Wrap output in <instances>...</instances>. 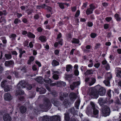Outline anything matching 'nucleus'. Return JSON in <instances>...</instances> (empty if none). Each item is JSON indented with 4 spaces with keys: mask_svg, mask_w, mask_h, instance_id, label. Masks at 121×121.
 Returning <instances> with one entry per match:
<instances>
[{
    "mask_svg": "<svg viewBox=\"0 0 121 121\" xmlns=\"http://www.w3.org/2000/svg\"><path fill=\"white\" fill-rule=\"evenodd\" d=\"M72 42L73 43L78 44L79 43V40L77 39L74 38L73 39Z\"/></svg>",
    "mask_w": 121,
    "mask_h": 121,
    "instance_id": "obj_32",
    "label": "nucleus"
},
{
    "mask_svg": "<svg viewBox=\"0 0 121 121\" xmlns=\"http://www.w3.org/2000/svg\"><path fill=\"white\" fill-rule=\"evenodd\" d=\"M24 94V92L23 91L21 90H17L15 93L16 95H22Z\"/></svg>",
    "mask_w": 121,
    "mask_h": 121,
    "instance_id": "obj_18",
    "label": "nucleus"
},
{
    "mask_svg": "<svg viewBox=\"0 0 121 121\" xmlns=\"http://www.w3.org/2000/svg\"><path fill=\"white\" fill-rule=\"evenodd\" d=\"M13 61L11 60L5 61V65L6 66H13Z\"/></svg>",
    "mask_w": 121,
    "mask_h": 121,
    "instance_id": "obj_14",
    "label": "nucleus"
},
{
    "mask_svg": "<svg viewBox=\"0 0 121 121\" xmlns=\"http://www.w3.org/2000/svg\"><path fill=\"white\" fill-rule=\"evenodd\" d=\"M3 119L4 121H10L11 120V118L8 114H6L3 117Z\"/></svg>",
    "mask_w": 121,
    "mask_h": 121,
    "instance_id": "obj_8",
    "label": "nucleus"
},
{
    "mask_svg": "<svg viewBox=\"0 0 121 121\" xmlns=\"http://www.w3.org/2000/svg\"><path fill=\"white\" fill-rule=\"evenodd\" d=\"M90 104L92 106V108L93 109H96L95 108V105L94 103L92 102H91Z\"/></svg>",
    "mask_w": 121,
    "mask_h": 121,
    "instance_id": "obj_42",
    "label": "nucleus"
},
{
    "mask_svg": "<svg viewBox=\"0 0 121 121\" xmlns=\"http://www.w3.org/2000/svg\"><path fill=\"white\" fill-rule=\"evenodd\" d=\"M87 25L88 26L91 27L92 26L93 24L91 22H88Z\"/></svg>",
    "mask_w": 121,
    "mask_h": 121,
    "instance_id": "obj_55",
    "label": "nucleus"
},
{
    "mask_svg": "<svg viewBox=\"0 0 121 121\" xmlns=\"http://www.w3.org/2000/svg\"><path fill=\"white\" fill-rule=\"evenodd\" d=\"M80 14V11L79 10H78L77 11L76 14L75 15V17H77Z\"/></svg>",
    "mask_w": 121,
    "mask_h": 121,
    "instance_id": "obj_57",
    "label": "nucleus"
},
{
    "mask_svg": "<svg viewBox=\"0 0 121 121\" xmlns=\"http://www.w3.org/2000/svg\"><path fill=\"white\" fill-rule=\"evenodd\" d=\"M96 34L95 33H92L91 34V37L92 38H94L96 36Z\"/></svg>",
    "mask_w": 121,
    "mask_h": 121,
    "instance_id": "obj_49",
    "label": "nucleus"
},
{
    "mask_svg": "<svg viewBox=\"0 0 121 121\" xmlns=\"http://www.w3.org/2000/svg\"><path fill=\"white\" fill-rule=\"evenodd\" d=\"M98 103L101 105H103L105 102L104 100H103L102 98H100L98 99Z\"/></svg>",
    "mask_w": 121,
    "mask_h": 121,
    "instance_id": "obj_25",
    "label": "nucleus"
},
{
    "mask_svg": "<svg viewBox=\"0 0 121 121\" xmlns=\"http://www.w3.org/2000/svg\"><path fill=\"white\" fill-rule=\"evenodd\" d=\"M19 52L20 53L19 56V57L20 58H21L22 57V54L25 53V51L24 50L22 51L21 49H20L19 50Z\"/></svg>",
    "mask_w": 121,
    "mask_h": 121,
    "instance_id": "obj_41",
    "label": "nucleus"
},
{
    "mask_svg": "<svg viewBox=\"0 0 121 121\" xmlns=\"http://www.w3.org/2000/svg\"><path fill=\"white\" fill-rule=\"evenodd\" d=\"M14 22L15 24H18L19 23L21 22V21L18 19L17 18L15 20Z\"/></svg>",
    "mask_w": 121,
    "mask_h": 121,
    "instance_id": "obj_37",
    "label": "nucleus"
},
{
    "mask_svg": "<svg viewBox=\"0 0 121 121\" xmlns=\"http://www.w3.org/2000/svg\"><path fill=\"white\" fill-rule=\"evenodd\" d=\"M57 86H65L66 85L65 83L63 82L59 81L57 82Z\"/></svg>",
    "mask_w": 121,
    "mask_h": 121,
    "instance_id": "obj_17",
    "label": "nucleus"
},
{
    "mask_svg": "<svg viewBox=\"0 0 121 121\" xmlns=\"http://www.w3.org/2000/svg\"><path fill=\"white\" fill-rule=\"evenodd\" d=\"M79 102L78 101L76 102L75 103V106L77 109H79Z\"/></svg>",
    "mask_w": 121,
    "mask_h": 121,
    "instance_id": "obj_44",
    "label": "nucleus"
},
{
    "mask_svg": "<svg viewBox=\"0 0 121 121\" xmlns=\"http://www.w3.org/2000/svg\"><path fill=\"white\" fill-rule=\"evenodd\" d=\"M58 76V75L56 74H54L52 76V78L54 79L57 80L59 79Z\"/></svg>",
    "mask_w": 121,
    "mask_h": 121,
    "instance_id": "obj_36",
    "label": "nucleus"
},
{
    "mask_svg": "<svg viewBox=\"0 0 121 121\" xmlns=\"http://www.w3.org/2000/svg\"><path fill=\"white\" fill-rule=\"evenodd\" d=\"M74 73L76 75L78 76L79 74V72L77 69H76L74 71Z\"/></svg>",
    "mask_w": 121,
    "mask_h": 121,
    "instance_id": "obj_52",
    "label": "nucleus"
},
{
    "mask_svg": "<svg viewBox=\"0 0 121 121\" xmlns=\"http://www.w3.org/2000/svg\"><path fill=\"white\" fill-rule=\"evenodd\" d=\"M51 94L54 96H56L57 95V93L55 92V91H53L51 93Z\"/></svg>",
    "mask_w": 121,
    "mask_h": 121,
    "instance_id": "obj_51",
    "label": "nucleus"
},
{
    "mask_svg": "<svg viewBox=\"0 0 121 121\" xmlns=\"http://www.w3.org/2000/svg\"><path fill=\"white\" fill-rule=\"evenodd\" d=\"M99 113V110L96 109H93V113L94 115V117H95L98 118Z\"/></svg>",
    "mask_w": 121,
    "mask_h": 121,
    "instance_id": "obj_15",
    "label": "nucleus"
},
{
    "mask_svg": "<svg viewBox=\"0 0 121 121\" xmlns=\"http://www.w3.org/2000/svg\"><path fill=\"white\" fill-rule=\"evenodd\" d=\"M115 17L117 21H120L121 18L118 14H115Z\"/></svg>",
    "mask_w": 121,
    "mask_h": 121,
    "instance_id": "obj_35",
    "label": "nucleus"
},
{
    "mask_svg": "<svg viewBox=\"0 0 121 121\" xmlns=\"http://www.w3.org/2000/svg\"><path fill=\"white\" fill-rule=\"evenodd\" d=\"M107 94L109 96L111 97V96H113L114 95V93L113 91L109 90Z\"/></svg>",
    "mask_w": 121,
    "mask_h": 121,
    "instance_id": "obj_24",
    "label": "nucleus"
},
{
    "mask_svg": "<svg viewBox=\"0 0 121 121\" xmlns=\"http://www.w3.org/2000/svg\"><path fill=\"white\" fill-rule=\"evenodd\" d=\"M73 84L75 87H76L77 86L79 85L80 84V82H79L78 81L74 82L73 83Z\"/></svg>",
    "mask_w": 121,
    "mask_h": 121,
    "instance_id": "obj_43",
    "label": "nucleus"
},
{
    "mask_svg": "<svg viewBox=\"0 0 121 121\" xmlns=\"http://www.w3.org/2000/svg\"><path fill=\"white\" fill-rule=\"evenodd\" d=\"M90 78L89 77L86 78H85V82L86 83H88L89 84V83L90 82Z\"/></svg>",
    "mask_w": 121,
    "mask_h": 121,
    "instance_id": "obj_46",
    "label": "nucleus"
},
{
    "mask_svg": "<svg viewBox=\"0 0 121 121\" xmlns=\"http://www.w3.org/2000/svg\"><path fill=\"white\" fill-rule=\"evenodd\" d=\"M76 94L73 92L71 93L69 95V97L71 99H75L76 97Z\"/></svg>",
    "mask_w": 121,
    "mask_h": 121,
    "instance_id": "obj_19",
    "label": "nucleus"
},
{
    "mask_svg": "<svg viewBox=\"0 0 121 121\" xmlns=\"http://www.w3.org/2000/svg\"><path fill=\"white\" fill-rule=\"evenodd\" d=\"M20 109L21 113H23L25 112L26 111V107L25 106H22L20 108Z\"/></svg>",
    "mask_w": 121,
    "mask_h": 121,
    "instance_id": "obj_22",
    "label": "nucleus"
},
{
    "mask_svg": "<svg viewBox=\"0 0 121 121\" xmlns=\"http://www.w3.org/2000/svg\"><path fill=\"white\" fill-rule=\"evenodd\" d=\"M46 9L49 10L50 12H51L52 10V8L50 7L47 6Z\"/></svg>",
    "mask_w": 121,
    "mask_h": 121,
    "instance_id": "obj_56",
    "label": "nucleus"
},
{
    "mask_svg": "<svg viewBox=\"0 0 121 121\" xmlns=\"http://www.w3.org/2000/svg\"><path fill=\"white\" fill-rule=\"evenodd\" d=\"M7 82V81L5 80H4L1 83V86L2 87H3L5 86V84H6V83Z\"/></svg>",
    "mask_w": 121,
    "mask_h": 121,
    "instance_id": "obj_38",
    "label": "nucleus"
},
{
    "mask_svg": "<svg viewBox=\"0 0 121 121\" xmlns=\"http://www.w3.org/2000/svg\"><path fill=\"white\" fill-rule=\"evenodd\" d=\"M104 28L105 29H108L109 27L108 25L107 24H105L104 26Z\"/></svg>",
    "mask_w": 121,
    "mask_h": 121,
    "instance_id": "obj_60",
    "label": "nucleus"
},
{
    "mask_svg": "<svg viewBox=\"0 0 121 121\" xmlns=\"http://www.w3.org/2000/svg\"><path fill=\"white\" fill-rule=\"evenodd\" d=\"M100 65V63H98L95 64L94 65V66L96 68H98L99 67Z\"/></svg>",
    "mask_w": 121,
    "mask_h": 121,
    "instance_id": "obj_48",
    "label": "nucleus"
},
{
    "mask_svg": "<svg viewBox=\"0 0 121 121\" xmlns=\"http://www.w3.org/2000/svg\"><path fill=\"white\" fill-rule=\"evenodd\" d=\"M28 33L27 32L26 30H22V34L23 35L27 34Z\"/></svg>",
    "mask_w": 121,
    "mask_h": 121,
    "instance_id": "obj_54",
    "label": "nucleus"
},
{
    "mask_svg": "<svg viewBox=\"0 0 121 121\" xmlns=\"http://www.w3.org/2000/svg\"><path fill=\"white\" fill-rule=\"evenodd\" d=\"M112 19V18L111 17H107L105 18L106 20L108 22H109Z\"/></svg>",
    "mask_w": 121,
    "mask_h": 121,
    "instance_id": "obj_64",
    "label": "nucleus"
},
{
    "mask_svg": "<svg viewBox=\"0 0 121 121\" xmlns=\"http://www.w3.org/2000/svg\"><path fill=\"white\" fill-rule=\"evenodd\" d=\"M32 69L34 71H36L37 70V68L36 65H34L32 66Z\"/></svg>",
    "mask_w": 121,
    "mask_h": 121,
    "instance_id": "obj_61",
    "label": "nucleus"
},
{
    "mask_svg": "<svg viewBox=\"0 0 121 121\" xmlns=\"http://www.w3.org/2000/svg\"><path fill=\"white\" fill-rule=\"evenodd\" d=\"M90 8L91 9H93V11L94 9H95L96 8V7L93 4H91L90 5Z\"/></svg>",
    "mask_w": 121,
    "mask_h": 121,
    "instance_id": "obj_40",
    "label": "nucleus"
},
{
    "mask_svg": "<svg viewBox=\"0 0 121 121\" xmlns=\"http://www.w3.org/2000/svg\"><path fill=\"white\" fill-rule=\"evenodd\" d=\"M44 81L46 83H50L52 82L51 79L48 77H47L46 75L45 76L44 79H43Z\"/></svg>",
    "mask_w": 121,
    "mask_h": 121,
    "instance_id": "obj_12",
    "label": "nucleus"
},
{
    "mask_svg": "<svg viewBox=\"0 0 121 121\" xmlns=\"http://www.w3.org/2000/svg\"><path fill=\"white\" fill-rule=\"evenodd\" d=\"M115 70L117 73V76L118 77L121 78V68H117Z\"/></svg>",
    "mask_w": 121,
    "mask_h": 121,
    "instance_id": "obj_9",
    "label": "nucleus"
},
{
    "mask_svg": "<svg viewBox=\"0 0 121 121\" xmlns=\"http://www.w3.org/2000/svg\"><path fill=\"white\" fill-rule=\"evenodd\" d=\"M36 81L41 83L43 82V78L41 77H38L36 79Z\"/></svg>",
    "mask_w": 121,
    "mask_h": 121,
    "instance_id": "obj_28",
    "label": "nucleus"
},
{
    "mask_svg": "<svg viewBox=\"0 0 121 121\" xmlns=\"http://www.w3.org/2000/svg\"><path fill=\"white\" fill-rule=\"evenodd\" d=\"M96 80L95 78H91V80L89 83V85L90 86H91L93 85L96 82Z\"/></svg>",
    "mask_w": 121,
    "mask_h": 121,
    "instance_id": "obj_21",
    "label": "nucleus"
},
{
    "mask_svg": "<svg viewBox=\"0 0 121 121\" xmlns=\"http://www.w3.org/2000/svg\"><path fill=\"white\" fill-rule=\"evenodd\" d=\"M65 118L66 121H68L69 118L68 114H65Z\"/></svg>",
    "mask_w": 121,
    "mask_h": 121,
    "instance_id": "obj_47",
    "label": "nucleus"
},
{
    "mask_svg": "<svg viewBox=\"0 0 121 121\" xmlns=\"http://www.w3.org/2000/svg\"><path fill=\"white\" fill-rule=\"evenodd\" d=\"M52 102L54 105L57 107H59L61 105V103L56 100H55L54 99H52Z\"/></svg>",
    "mask_w": 121,
    "mask_h": 121,
    "instance_id": "obj_7",
    "label": "nucleus"
},
{
    "mask_svg": "<svg viewBox=\"0 0 121 121\" xmlns=\"http://www.w3.org/2000/svg\"><path fill=\"white\" fill-rule=\"evenodd\" d=\"M72 67L70 65H68L66 66V70L67 72L70 71L72 68Z\"/></svg>",
    "mask_w": 121,
    "mask_h": 121,
    "instance_id": "obj_29",
    "label": "nucleus"
},
{
    "mask_svg": "<svg viewBox=\"0 0 121 121\" xmlns=\"http://www.w3.org/2000/svg\"><path fill=\"white\" fill-rule=\"evenodd\" d=\"M93 72L92 70H88L85 73V74L86 75H89L93 73Z\"/></svg>",
    "mask_w": 121,
    "mask_h": 121,
    "instance_id": "obj_30",
    "label": "nucleus"
},
{
    "mask_svg": "<svg viewBox=\"0 0 121 121\" xmlns=\"http://www.w3.org/2000/svg\"><path fill=\"white\" fill-rule=\"evenodd\" d=\"M112 78V75L110 72L107 73L105 75V80L103 82L106 86H110L109 81Z\"/></svg>",
    "mask_w": 121,
    "mask_h": 121,
    "instance_id": "obj_4",
    "label": "nucleus"
},
{
    "mask_svg": "<svg viewBox=\"0 0 121 121\" xmlns=\"http://www.w3.org/2000/svg\"><path fill=\"white\" fill-rule=\"evenodd\" d=\"M46 92V90L45 89L41 88V91H40V94H43L45 93Z\"/></svg>",
    "mask_w": 121,
    "mask_h": 121,
    "instance_id": "obj_39",
    "label": "nucleus"
},
{
    "mask_svg": "<svg viewBox=\"0 0 121 121\" xmlns=\"http://www.w3.org/2000/svg\"><path fill=\"white\" fill-rule=\"evenodd\" d=\"M27 36L29 38H35V36L30 32H28L27 34Z\"/></svg>",
    "mask_w": 121,
    "mask_h": 121,
    "instance_id": "obj_27",
    "label": "nucleus"
},
{
    "mask_svg": "<svg viewBox=\"0 0 121 121\" xmlns=\"http://www.w3.org/2000/svg\"><path fill=\"white\" fill-rule=\"evenodd\" d=\"M69 111L72 113H74L75 112L74 108L73 107L69 109Z\"/></svg>",
    "mask_w": 121,
    "mask_h": 121,
    "instance_id": "obj_53",
    "label": "nucleus"
},
{
    "mask_svg": "<svg viewBox=\"0 0 121 121\" xmlns=\"http://www.w3.org/2000/svg\"><path fill=\"white\" fill-rule=\"evenodd\" d=\"M93 9H91L90 8H88L86 11V13L87 15L92 13L93 11Z\"/></svg>",
    "mask_w": 121,
    "mask_h": 121,
    "instance_id": "obj_26",
    "label": "nucleus"
},
{
    "mask_svg": "<svg viewBox=\"0 0 121 121\" xmlns=\"http://www.w3.org/2000/svg\"><path fill=\"white\" fill-rule=\"evenodd\" d=\"M4 98L6 100L10 101L12 99V97L9 93H5L4 96Z\"/></svg>",
    "mask_w": 121,
    "mask_h": 121,
    "instance_id": "obj_6",
    "label": "nucleus"
},
{
    "mask_svg": "<svg viewBox=\"0 0 121 121\" xmlns=\"http://www.w3.org/2000/svg\"><path fill=\"white\" fill-rule=\"evenodd\" d=\"M94 88L95 92H93L92 95L95 98H98L99 95L101 96H103L105 95L106 90L104 87L98 85L95 86Z\"/></svg>",
    "mask_w": 121,
    "mask_h": 121,
    "instance_id": "obj_1",
    "label": "nucleus"
},
{
    "mask_svg": "<svg viewBox=\"0 0 121 121\" xmlns=\"http://www.w3.org/2000/svg\"><path fill=\"white\" fill-rule=\"evenodd\" d=\"M60 117L59 116H53L51 118V121H60Z\"/></svg>",
    "mask_w": 121,
    "mask_h": 121,
    "instance_id": "obj_10",
    "label": "nucleus"
},
{
    "mask_svg": "<svg viewBox=\"0 0 121 121\" xmlns=\"http://www.w3.org/2000/svg\"><path fill=\"white\" fill-rule=\"evenodd\" d=\"M12 88L11 86H9L7 85L5 87L4 90L5 91L7 92L10 91Z\"/></svg>",
    "mask_w": 121,
    "mask_h": 121,
    "instance_id": "obj_23",
    "label": "nucleus"
},
{
    "mask_svg": "<svg viewBox=\"0 0 121 121\" xmlns=\"http://www.w3.org/2000/svg\"><path fill=\"white\" fill-rule=\"evenodd\" d=\"M101 44L99 43H97L96 44V45L95 46V48L97 49L99 48Z\"/></svg>",
    "mask_w": 121,
    "mask_h": 121,
    "instance_id": "obj_50",
    "label": "nucleus"
},
{
    "mask_svg": "<svg viewBox=\"0 0 121 121\" xmlns=\"http://www.w3.org/2000/svg\"><path fill=\"white\" fill-rule=\"evenodd\" d=\"M39 39L42 42H45L47 40L46 37L43 35L40 36L39 38Z\"/></svg>",
    "mask_w": 121,
    "mask_h": 121,
    "instance_id": "obj_16",
    "label": "nucleus"
},
{
    "mask_svg": "<svg viewBox=\"0 0 121 121\" xmlns=\"http://www.w3.org/2000/svg\"><path fill=\"white\" fill-rule=\"evenodd\" d=\"M51 64L53 67H55L59 65V62L55 60H53L52 61Z\"/></svg>",
    "mask_w": 121,
    "mask_h": 121,
    "instance_id": "obj_13",
    "label": "nucleus"
},
{
    "mask_svg": "<svg viewBox=\"0 0 121 121\" xmlns=\"http://www.w3.org/2000/svg\"><path fill=\"white\" fill-rule=\"evenodd\" d=\"M16 15L17 17L18 18H19L20 17H21L22 16V15L21 13H17Z\"/></svg>",
    "mask_w": 121,
    "mask_h": 121,
    "instance_id": "obj_62",
    "label": "nucleus"
},
{
    "mask_svg": "<svg viewBox=\"0 0 121 121\" xmlns=\"http://www.w3.org/2000/svg\"><path fill=\"white\" fill-rule=\"evenodd\" d=\"M59 5L61 9L64 8V4L62 3H59Z\"/></svg>",
    "mask_w": 121,
    "mask_h": 121,
    "instance_id": "obj_45",
    "label": "nucleus"
},
{
    "mask_svg": "<svg viewBox=\"0 0 121 121\" xmlns=\"http://www.w3.org/2000/svg\"><path fill=\"white\" fill-rule=\"evenodd\" d=\"M105 68L107 70H108L110 69V66L108 64H107L105 65Z\"/></svg>",
    "mask_w": 121,
    "mask_h": 121,
    "instance_id": "obj_59",
    "label": "nucleus"
},
{
    "mask_svg": "<svg viewBox=\"0 0 121 121\" xmlns=\"http://www.w3.org/2000/svg\"><path fill=\"white\" fill-rule=\"evenodd\" d=\"M35 59L34 57L33 56H30L29 58V60L33 62Z\"/></svg>",
    "mask_w": 121,
    "mask_h": 121,
    "instance_id": "obj_58",
    "label": "nucleus"
},
{
    "mask_svg": "<svg viewBox=\"0 0 121 121\" xmlns=\"http://www.w3.org/2000/svg\"><path fill=\"white\" fill-rule=\"evenodd\" d=\"M110 112V108L107 106H104L102 108L101 110V114L103 116L106 117L109 116Z\"/></svg>",
    "mask_w": 121,
    "mask_h": 121,
    "instance_id": "obj_3",
    "label": "nucleus"
},
{
    "mask_svg": "<svg viewBox=\"0 0 121 121\" xmlns=\"http://www.w3.org/2000/svg\"><path fill=\"white\" fill-rule=\"evenodd\" d=\"M16 36V35L15 34H12L9 37L10 38H12V40L15 39V38Z\"/></svg>",
    "mask_w": 121,
    "mask_h": 121,
    "instance_id": "obj_34",
    "label": "nucleus"
},
{
    "mask_svg": "<svg viewBox=\"0 0 121 121\" xmlns=\"http://www.w3.org/2000/svg\"><path fill=\"white\" fill-rule=\"evenodd\" d=\"M64 104L65 107L66 108L69 107L70 106L68 102L67 101V99H65V102H64Z\"/></svg>",
    "mask_w": 121,
    "mask_h": 121,
    "instance_id": "obj_31",
    "label": "nucleus"
},
{
    "mask_svg": "<svg viewBox=\"0 0 121 121\" xmlns=\"http://www.w3.org/2000/svg\"><path fill=\"white\" fill-rule=\"evenodd\" d=\"M39 15L38 14L35 15L34 17V18L36 19H38L39 18Z\"/></svg>",
    "mask_w": 121,
    "mask_h": 121,
    "instance_id": "obj_63",
    "label": "nucleus"
},
{
    "mask_svg": "<svg viewBox=\"0 0 121 121\" xmlns=\"http://www.w3.org/2000/svg\"><path fill=\"white\" fill-rule=\"evenodd\" d=\"M5 56L7 59H9L12 58V56L10 54H6L5 55Z\"/></svg>",
    "mask_w": 121,
    "mask_h": 121,
    "instance_id": "obj_33",
    "label": "nucleus"
},
{
    "mask_svg": "<svg viewBox=\"0 0 121 121\" xmlns=\"http://www.w3.org/2000/svg\"><path fill=\"white\" fill-rule=\"evenodd\" d=\"M26 86L28 90H30L32 87L31 85L29 84H27L26 82L24 81H20L17 86V88L18 89L24 88Z\"/></svg>",
    "mask_w": 121,
    "mask_h": 121,
    "instance_id": "obj_2",
    "label": "nucleus"
},
{
    "mask_svg": "<svg viewBox=\"0 0 121 121\" xmlns=\"http://www.w3.org/2000/svg\"><path fill=\"white\" fill-rule=\"evenodd\" d=\"M40 121L42 120V121H49L48 117L46 116L43 117H40L39 118Z\"/></svg>",
    "mask_w": 121,
    "mask_h": 121,
    "instance_id": "obj_20",
    "label": "nucleus"
},
{
    "mask_svg": "<svg viewBox=\"0 0 121 121\" xmlns=\"http://www.w3.org/2000/svg\"><path fill=\"white\" fill-rule=\"evenodd\" d=\"M51 103L48 100L45 101L42 105L40 106V107L43 109H48L51 106Z\"/></svg>",
    "mask_w": 121,
    "mask_h": 121,
    "instance_id": "obj_5",
    "label": "nucleus"
},
{
    "mask_svg": "<svg viewBox=\"0 0 121 121\" xmlns=\"http://www.w3.org/2000/svg\"><path fill=\"white\" fill-rule=\"evenodd\" d=\"M68 95V94L66 92L63 93L60 92V99L61 100H62L64 97H66Z\"/></svg>",
    "mask_w": 121,
    "mask_h": 121,
    "instance_id": "obj_11",
    "label": "nucleus"
}]
</instances>
